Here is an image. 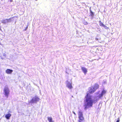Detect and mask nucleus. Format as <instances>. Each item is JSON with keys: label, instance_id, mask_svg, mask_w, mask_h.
<instances>
[{"label": "nucleus", "instance_id": "20e7f679", "mask_svg": "<svg viewBox=\"0 0 122 122\" xmlns=\"http://www.w3.org/2000/svg\"><path fill=\"white\" fill-rule=\"evenodd\" d=\"M5 93V95L7 97H8L9 94V91L7 87L5 88L4 90Z\"/></svg>", "mask_w": 122, "mask_h": 122}, {"label": "nucleus", "instance_id": "423d86ee", "mask_svg": "<svg viewBox=\"0 0 122 122\" xmlns=\"http://www.w3.org/2000/svg\"><path fill=\"white\" fill-rule=\"evenodd\" d=\"M106 91L105 90H103L102 91L101 93L100 94L99 96V97L100 98L102 97L103 95L104 94L106 93Z\"/></svg>", "mask_w": 122, "mask_h": 122}, {"label": "nucleus", "instance_id": "a211bd4d", "mask_svg": "<svg viewBox=\"0 0 122 122\" xmlns=\"http://www.w3.org/2000/svg\"><path fill=\"white\" fill-rule=\"evenodd\" d=\"M27 28H28V26H27V27H26L25 30H26L27 29Z\"/></svg>", "mask_w": 122, "mask_h": 122}, {"label": "nucleus", "instance_id": "0eeeda50", "mask_svg": "<svg viewBox=\"0 0 122 122\" xmlns=\"http://www.w3.org/2000/svg\"><path fill=\"white\" fill-rule=\"evenodd\" d=\"M81 69L84 74H85L87 72V69L84 67H82L81 68Z\"/></svg>", "mask_w": 122, "mask_h": 122}, {"label": "nucleus", "instance_id": "f3484780", "mask_svg": "<svg viewBox=\"0 0 122 122\" xmlns=\"http://www.w3.org/2000/svg\"><path fill=\"white\" fill-rule=\"evenodd\" d=\"M73 113L75 115H76V114L75 112H73Z\"/></svg>", "mask_w": 122, "mask_h": 122}, {"label": "nucleus", "instance_id": "39448f33", "mask_svg": "<svg viewBox=\"0 0 122 122\" xmlns=\"http://www.w3.org/2000/svg\"><path fill=\"white\" fill-rule=\"evenodd\" d=\"M39 98H33L31 100L30 102L31 103L36 102L37 101H39Z\"/></svg>", "mask_w": 122, "mask_h": 122}, {"label": "nucleus", "instance_id": "f8f14e48", "mask_svg": "<svg viewBox=\"0 0 122 122\" xmlns=\"http://www.w3.org/2000/svg\"><path fill=\"white\" fill-rule=\"evenodd\" d=\"M99 86L98 84H96L94 85V87H93V88H94L95 89V90L96 91L97 89H98L99 88Z\"/></svg>", "mask_w": 122, "mask_h": 122}, {"label": "nucleus", "instance_id": "f257e3e1", "mask_svg": "<svg viewBox=\"0 0 122 122\" xmlns=\"http://www.w3.org/2000/svg\"><path fill=\"white\" fill-rule=\"evenodd\" d=\"M95 90L93 87H90L89 90L85 96V100L84 101L85 104L84 105V109L86 110L89 107H92L94 100L92 99V96L90 95V94L92 93L95 91Z\"/></svg>", "mask_w": 122, "mask_h": 122}, {"label": "nucleus", "instance_id": "ddd939ff", "mask_svg": "<svg viewBox=\"0 0 122 122\" xmlns=\"http://www.w3.org/2000/svg\"><path fill=\"white\" fill-rule=\"evenodd\" d=\"M47 119L49 122H54L52 120V118L51 117H48Z\"/></svg>", "mask_w": 122, "mask_h": 122}, {"label": "nucleus", "instance_id": "aec40b11", "mask_svg": "<svg viewBox=\"0 0 122 122\" xmlns=\"http://www.w3.org/2000/svg\"><path fill=\"white\" fill-rule=\"evenodd\" d=\"M66 82H68V81H66Z\"/></svg>", "mask_w": 122, "mask_h": 122}, {"label": "nucleus", "instance_id": "6ab92c4d", "mask_svg": "<svg viewBox=\"0 0 122 122\" xmlns=\"http://www.w3.org/2000/svg\"><path fill=\"white\" fill-rule=\"evenodd\" d=\"M10 2H12V0H10Z\"/></svg>", "mask_w": 122, "mask_h": 122}, {"label": "nucleus", "instance_id": "1a4fd4ad", "mask_svg": "<svg viewBox=\"0 0 122 122\" xmlns=\"http://www.w3.org/2000/svg\"><path fill=\"white\" fill-rule=\"evenodd\" d=\"M67 87L70 89H71L72 87L71 83L68 82L67 84Z\"/></svg>", "mask_w": 122, "mask_h": 122}, {"label": "nucleus", "instance_id": "6e6552de", "mask_svg": "<svg viewBox=\"0 0 122 122\" xmlns=\"http://www.w3.org/2000/svg\"><path fill=\"white\" fill-rule=\"evenodd\" d=\"M13 71L12 70H10L9 69H7L5 71V72L7 74H11L13 72Z\"/></svg>", "mask_w": 122, "mask_h": 122}, {"label": "nucleus", "instance_id": "4468645a", "mask_svg": "<svg viewBox=\"0 0 122 122\" xmlns=\"http://www.w3.org/2000/svg\"><path fill=\"white\" fill-rule=\"evenodd\" d=\"M90 16L92 17H93L94 15V13L91 10H90Z\"/></svg>", "mask_w": 122, "mask_h": 122}, {"label": "nucleus", "instance_id": "9d476101", "mask_svg": "<svg viewBox=\"0 0 122 122\" xmlns=\"http://www.w3.org/2000/svg\"><path fill=\"white\" fill-rule=\"evenodd\" d=\"M11 116V114L10 113H8L6 114L5 116V117L7 119H9L10 117Z\"/></svg>", "mask_w": 122, "mask_h": 122}, {"label": "nucleus", "instance_id": "2eb2a0df", "mask_svg": "<svg viewBox=\"0 0 122 122\" xmlns=\"http://www.w3.org/2000/svg\"><path fill=\"white\" fill-rule=\"evenodd\" d=\"M101 39V38H97V37H96V38H95V40H97V41H98V40H100Z\"/></svg>", "mask_w": 122, "mask_h": 122}, {"label": "nucleus", "instance_id": "f03ea898", "mask_svg": "<svg viewBox=\"0 0 122 122\" xmlns=\"http://www.w3.org/2000/svg\"><path fill=\"white\" fill-rule=\"evenodd\" d=\"M78 115L79 118L78 122H83L84 121V119L82 112L81 111H79Z\"/></svg>", "mask_w": 122, "mask_h": 122}, {"label": "nucleus", "instance_id": "7ed1b4c3", "mask_svg": "<svg viewBox=\"0 0 122 122\" xmlns=\"http://www.w3.org/2000/svg\"><path fill=\"white\" fill-rule=\"evenodd\" d=\"M14 17H12L9 19H5L2 20L1 22L3 24H5L8 22H11L14 21Z\"/></svg>", "mask_w": 122, "mask_h": 122}, {"label": "nucleus", "instance_id": "dca6fc26", "mask_svg": "<svg viewBox=\"0 0 122 122\" xmlns=\"http://www.w3.org/2000/svg\"><path fill=\"white\" fill-rule=\"evenodd\" d=\"M119 121H120L119 118H118L117 120V121L116 122H119Z\"/></svg>", "mask_w": 122, "mask_h": 122}, {"label": "nucleus", "instance_id": "9b49d317", "mask_svg": "<svg viewBox=\"0 0 122 122\" xmlns=\"http://www.w3.org/2000/svg\"><path fill=\"white\" fill-rule=\"evenodd\" d=\"M99 25L101 26H102L105 28L107 27V26L104 25L103 23H102L101 21H99Z\"/></svg>", "mask_w": 122, "mask_h": 122}]
</instances>
